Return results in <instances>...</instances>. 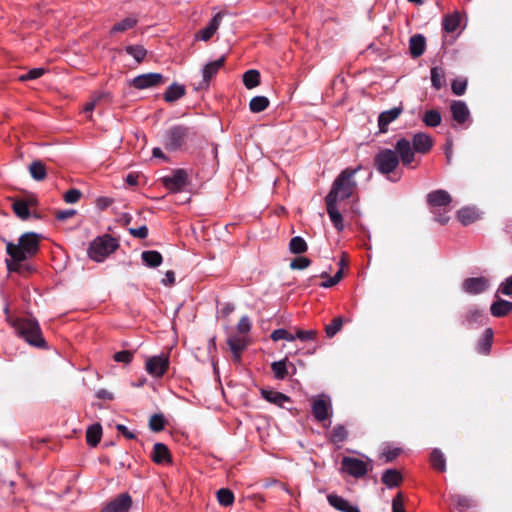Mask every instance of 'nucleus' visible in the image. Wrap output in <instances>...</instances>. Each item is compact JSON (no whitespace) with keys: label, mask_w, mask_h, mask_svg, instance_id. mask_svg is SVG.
<instances>
[{"label":"nucleus","mask_w":512,"mask_h":512,"mask_svg":"<svg viewBox=\"0 0 512 512\" xmlns=\"http://www.w3.org/2000/svg\"><path fill=\"white\" fill-rule=\"evenodd\" d=\"M360 169L361 166H358L356 168H346L341 171L334 180L331 190L325 199L338 202L350 198L357 187L354 177Z\"/></svg>","instance_id":"f257e3e1"},{"label":"nucleus","mask_w":512,"mask_h":512,"mask_svg":"<svg viewBox=\"0 0 512 512\" xmlns=\"http://www.w3.org/2000/svg\"><path fill=\"white\" fill-rule=\"evenodd\" d=\"M39 250V237L36 233L28 232L18 240V244L7 242L6 252L17 260H27L34 256Z\"/></svg>","instance_id":"f03ea898"},{"label":"nucleus","mask_w":512,"mask_h":512,"mask_svg":"<svg viewBox=\"0 0 512 512\" xmlns=\"http://www.w3.org/2000/svg\"><path fill=\"white\" fill-rule=\"evenodd\" d=\"M451 202V195L443 189L434 190L427 195V203L431 212L435 215V220L440 224L448 223Z\"/></svg>","instance_id":"7ed1b4c3"},{"label":"nucleus","mask_w":512,"mask_h":512,"mask_svg":"<svg viewBox=\"0 0 512 512\" xmlns=\"http://www.w3.org/2000/svg\"><path fill=\"white\" fill-rule=\"evenodd\" d=\"M17 333L30 345L42 347L45 345L38 322L30 317L18 318L12 323Z\"/></svg>","instance_id":"20e7f679"},{"label":"nucleus","mask_w":512,"mask_h":512,"mask_svg":"<svg viewBox=\"0 0 512 512\" xmlns=\"http://www.w3.org/2000/svg\"><path fill=\"white\" fill-rule=\"evenodd\" d=\"M118 247L117 241L109 235L96 238L89 247L88 255L91 259L102 262Z\"/></svg>","instance_id":"39448f33"},{"label":"nucleus","mask_w":512,"mask_h":512,"mask_svg":"<svg viewBox=\"0 0 512 512\" xmlns=\"http://www.w3.org/2000/svg\"><path fill=\"white\" fill-rule=\"evenodd\" d=\"M189 136V128L183 125L170 127L163 138V144L167 150L176 151L180 149Z\"/></svg>","instance_id":"423d86ee"},{"label":"nucleus","mask_w":512,"mask_h":512,"mask_svg":"<svg viewBox=\"0 0 512 512\" xmlns=\"http://www.w3.org/2000/svg\"><path fill=\"white\" fill-rule=\"evenodd\" d=\"M399 164V157L394 150L383 149L375 157V166L382 174L392 173Z\"/></svg>","instance_id":"0eeeda50"},{"label":"nucleus","mask_w":512,"mask_h":512,"mask_svg":"<svg viewBox=\"0 0 512 512\" xmlns=\"http://www.w3.org/2000/svg\"><path fill=\"white\" fill-rule=\"evenodd\" d=\"M341 464L343 471L355 478H361L365 476L367 472L372 469L370 460L363 461L362 459L349 456L343 457Z\"/></svg>","instance_id":"6e6552de"},{"label":"nucleus","mask_w":512,"mask_h":512,"mask_svg":"<svg viewBox=\"0 0 512 512\" xmlns=\"http://www.w3.org/2000/svg\"><path fill=\"white\" fill-rule=\"evenodd\" d=\"M162 183L172 193L181 192L188 184V176L185 170L177 169L163 177Z\"/></svg>","instance_id":"1a4fd4ad"},{"label":"nucleus","mask_w":512,"mask_h":512,"mask_svg":"<svg viewBox=\"0 0 512 512\" xmlns=\"http://www.w3.org/2000/svg\"><path fill=\"white\" fill-rule=\"evenodd\" d=\"M165 82V77L160 73H145L134 77L131 85L138 90H143L161 86Z\"/></svg>","instance_id":"9d476101"},{"label":"nucleus","mask_w":512,"mask_h":512,"mask_svg":"<svg viewBox=\"0 0 512 512\" xmlns=\"http://www.w3.org/2000/svg\"><path fill=\"white\" fill-rule=\"evenodd\" d=\"M169 367V357L161 354L148 358L146 360L145 369L152 377H162Z\"/></svg>","instance_id":"9b49d317"},{"label":"nucleus","mask_w":512,"mask_h":512,"mask_svg":"<svg viewBox=\"0 0 512 512\" xmlns=\"http://www.w3.org/2000/svg\"><path fill=\"white\" fill-rule=\"evenodd\" d=\"M312 413L319 422L328 419L331 413L330 399L325 395L315 397L312 403Z\"/></svg>","instance_id":"f8f14e48"},{"label":"nucleus","mask_w":512,"mask_h":512,"mask_svg":"<svg viewBox=\"0 0 512 512\" xmlns=\"http://www.w3.org/2000/svg\"><path fill=\"white\" fill-rule=\"evenodd\" d=\"M132 506V498L128 493H122L107 502L101 512H128Z\"/></svg>","instance_id":"ddd939ff"},{"label":"nucleus","mask_w":512,"mask_h":512,"mask_svg":"<svg viewBox=\"0 0 512 512\" xmlns=\"http://www.w3.org/2000/svg\"><path fill=\"white\" fill-rule=\"evenodd\" d=\"M223 17H224L223 12L216 13L213 16V18L210 20L208 25L205 28L198 31V33L195 35V39L205 41V42L209 41L214 36V34L217 32V30L219 29Z\"/></svg>","instance_id":"4468645a"},{"label":"nucleus","mask_w":512,"mask_h":512,"mask_svg":"<svg viewBox=\"0 0 512 512\" xmlns=\"http://www.w3.org/2000/svg\"><path fill=\"white\" fill-rule=\"evenodd\" d=\"M489 287V280L485 277L467 278L462 283L463 290L472 295L480 294Z\"/></svg>","instance_id":"2eb2a0df"},{"label":"nucleus","mask_w":512,"mask_h":512,"mask_svg":"<svg viewBox=\"0 0 512 512\" xmlns=\"http://www.w3.org/2000/svg\"><path fill=\"white\" fill-rule=\"evenodd\" d=\"M395 152L397 153L398 157H400L402 164L404 166H409L414 160V153L416 151L407 139L402 138L397 141Z\"/></svg>","instance_id":"dca6fc26"},{"label":"nucleus","mask_w":512,"mask_h":512,"mask_svg":"<svg viewBox=\"0 0 512 512\" xmlns=\"http://www.w3.org/2000/svg\"><path fill=\"white\" fill-rule=\"evenodd\" d=\"M226 61L225 56H221L219 59L207 63L202 69L203 80L200 83L201 87L208 86L210 80L218 73V71L224 66Z\"/></svg>","instance_id":"f3484780"},{"label":"nucleus","mask_w":512,"mask_h":512,"mask_svg":"<svg viewBox=\"0 0 512 512\" xmlns=\"http://www.w3.org/2000/svg\"><path fill=\"white\" fill-rule=\"evenodd\" d=\"M402 111L403 107L397 106L380 113L378 117V126L380 132H387L389 124L396 120L401 115Z\"/></svg>","instance_id":"a211bd4d"},{"label":"nucleus","mask_w":512,"mask_h":512,"mask_svg":"<svg viewBox=\"0 0 512 512\" xmlns=\"http://www.w3.org/2000/svg\"><path fill=\"white\" fill-rule=\"evenodd\" d=\"M261 395L266 401L279 407H283L285 403L291 401L289 396L273 389L263 388Z\"/></svg>","instance_id":"6ab92c4d"},{"label":"nucleus","mask_w":512,"mask_h":512,"mask_svg":"<svg viewBox=\"0 0 512 512\" xmlns=\"http://www.w3.org/2000/svg\"><path fill=\"white\" fill-rule=\"evenodd\" d=\"M328 503L341 512H360L357 506L351 505L346 499L336 494L327 496Z\"/></svg>","instance_id":"aec40b11"},{"label":"nucleus","mask_w":512,"mask_h":512,"mask_svg":"<svg viewBox=\"0 0 512 512\" xmlns=\"http://www.w3.org/2000/svg\"><path fill=\"white\" fill-rule=\"evenodd\" d=\"M325 202L327 206V213L333 226L336 228L337 231L341 232L344 229V223L342 214L340 213L337 207V202L330 201L327 199H325Z\"/></svg>","instance_id":"412c9836"},{"label":"nucleus","mask_w":512,"mask_h":512,"mask_svg":"<svg viewBox=\"0 0 512 512\" xmlns=\"http://www.w3.org/2000/svg\"><path fill=\"white\" fill-rule=\"evenodd\" d=\"M412 143L414 150L421 154L427 153L433 146L432 138L425 133L415 134L413 136Z\"/></svg>","instance_id":"4be33fe9"},{"label":"nucleus","mask_w":512,"mask_h":512,"mask_svg":"<svg viewBox=\"0 0 512 512\" xmlns=\"http://www.w3.org/2000/svg\"><path fill=\"white\" fill-rule=\"evenodd\" d=\"M36 204L34 199L22 200L17 199L12 204L13 212L21 220H27L30 217L29 207Z\"/></svg>","instance_id":"5701e85b"},{"label":"nucleus","mask_w":512,"mask_h":512,"mask_svg":"<svg viewBox=\"0 0 512 512\" xmlns=\"http://www.w3.org/2000/svg\"><path fill=\"white\" fill-rule=\"evenodd\" d=\"M227 344L234 355L235 361H239L242 351L246 348V340L244 336H230L227 339Z\"/></svg>","instance_id":"b1692460"},{"label":"nucleus","mask_w":512,"mask_h":512,"mask_svg":"<svg viewBox=\"0 0 512 512\" xmlns=\"http://www.w3.org/2000/svg\"><path fill=\"white\" fill-rule=\"evenodd\" d=\"M451 112L453 119L459 124H463L469 118V110L467 105L462 101H454L451 104Z\"/></svg>","instance_id":"393cba45"},{"label":"nucleus","mask_w":512,"mask_h":512,"mask_svg":"<svg viewBox=\"0 0 512 512\" xmlns=\"http://www.w3.org/2000/svg\"><path fill=\"white\" fill-rule=\"evenodd\" d=\"M152 460L157 464L170 462V452L163 443H155L152 451Z\"/></svg>","instance_id":"a878e982"},{"label":"nucleus","mask_w":512,"mask_h":512,"mask_svg":"<svg viewBox=\"0 0 512 512\" xmlns=\"http://www.w3.org/2000/svg\"><path fill=\"white\" fill-rule=\"evenodd\" d=\"M111 99V94L109 92H96L91 96V100L88 101L84 106V112L90 113L89 119L92 118L91 113L92 111L102 102V101H109Z\"/></svg>","instance_id":"bb28decb"},{"label":"nucleus","mask_w":512,"mask_h":512,"mask_svg":"<svg viewBox=\"0 0 512 512\" xmlns=\"http://www.w3.org/2000/svg\"><path fill=\"white\" fill-rule=\"evenodd\" d=\"M111 99V94L109 92H96L91 96V100L88 101L84 106V112L90 113L89 119L92 118L91 113L92 111L102 102V101H109Z\"/></svg>","instance_id":"cd10ccee"},{"label":"nucleus","mask_w":512,"mask_h":512,"mask_svg":"<svg viewBox=\"0 0 512 512\" xmlns=\"http://www.w3.org/2000/svg\"><path fill=\"white\" fill-rule=\"evenodd\" d=\"M425 37L421 34L413 35L409 41L410 53L413 57L421 56L425 51Z\"/></svg>","instance_id":"c85d7f7f"},{"label":"nucleus","mask_w":512,"mask_h":512,"mask_svg":"<svg viewBox=\"0 0 512 512\" xmlns=\"http://www.w3.org/2000/svg\"><path fill=\"white\" fill-rule=\"evenodd\" d=\"M490 311L494 317H504L512 311V302L499 299L492 303Z\"/></svg>","instance_id":"c756f323"},{"label":"nucleus","mask_w":512,"mask_h":512,"mask_svg":"<svg viewBox=\"0 0 512 512\" xmlns=\"http://www.w3.org/2000/svg\"><path fill=\"white\" fill-rule=\"evenodd\" d=\"M185 94V87L178 83L171 84L164 93V100L172 103L183 97Z\"/></svg>","instance_id":"7c9ffc66"},{"label":"nucleus","mask_w":512,"mask_h":512,"mask_svg":"<svg viewBox=\"0 0 512 512\" xmlns=\"http://www.w3.org/2000/svg\"><path fill=\"white\" fill-rule=\"evenodd\" d=\"M381 479L388 488H394L402 482V475L396 469H387L384 471Z\"/></svg>","instance_id":"2f4dec72"},{"label":"nucleus","mask_w":512,"mask_h":512,"mask_svg":"<svg viewBox=\"0 0 512 512\" xmlns=\"http://www.w3.org/2000/svg\"><path fill=\"white\" fill-rule=\"evenodd\" d=\"M461 17L458 12L446 15L442 20V26L445 32L453 33L460 26Z\"/></svg>","instance_id":"473e14b6"},{"label":"nucleus","mask_w":512,"mask_h":512,"mask_svg":"<svg viewBox=\"0 0 512 512\" xmlns=\"http://www.w3.org/2000/svg\"><path fill=\"white\" fill-rule=\"evenodd\" d=\"M141 258L143 263L151 268L160 266L163 261L162 255L155 250H148L142 252Z\"/></svg>","instance_id":"72a5a7b5"},{"label":"nucleus","mask_w":512,"mask_h":512,"mask_svg":"<svg viewBox=\"0 0 512 512\" xmlns=\"http://www.w3.org/2000/svg\"><path fill=\"white\" fill-rule=\"evenodd\" d=\"M29 173L31 175V177L36 180V181H42L46 178L47 176V169H46V166L45 164L40 161V160H36V161H33L30 165H29Z\"/></svg>","instance_id":"f704fd0d"},{"label":"nucleus","mask_w":512,"mask_h":512,"mask_svg":"<svg viewBox=\"0 0 512 512\" xmlns=\"http://www.w3.org/2000/svg\"><path fill=\"white\" fill-rule=\"evenodd\" d=\"M457 218L463 225H469L475 222L479 218V215L475 209L465 207L457 212Z\"/></svg>","instance_id":"c9c22d12"},{"label":"nucleus","mask_w":512,"mask_h":512,"mask_svg":"<svg viewBox=\"0 0 512 512\" xmlns=\"http://www.w3.org/2000/svg\"><path fill=\"white\" fill-rule=\"evenodd\" d=\"M101 436L102 427L100 424H93L87 429L86 440L90 446L95 447L100 442Z\"/></svg>","instance_id":"e433bc0d"},{"label":"nucleus","mask_w":512,"mask_h":512,"mask_svg":"<svg viewBox=\"0 0 512 512\" xmlns=\"http://www.w3.org/2000/svg\"><path fill=\"white\" fill-rule=\"evenodd\" d=\"M430 462L434 469L444 472L446 470V459L440 449H434L430 454Z\"/></svg>","instance_id":"4c0bfd02"},{"label":"nucleus","mask_w":512,"mask_h":512,"mask_svg":"<svg viewBox=\"0 0 512 512\" xmlns=\"http://www.w3.org/2000/svg\"><path fill=\"white\" fill-rule=\"evenodd\" d=\"M137 24V19L134 17H127L119 22H117L110 30L111 34L125 32L129 29H132Z\"/></svg>","instance_id":"58836bf2"},{"label":"nucleus","mask_w":512,"mask_h":512,"mask_svg":"<svg viewBox=\"0 0 512 512\" xmlns=\"http://www.w3.org/2000/svg\"><path fill=\"white\" fill-rule=\"evenodd\" d=\"M243 83L246 88L253 89L260 83V73L257 70H248L243 74Z\"/></svg>","instance_id":"ea45409f"},{"label":"nucleus","mask_w":512,"mask_h":512,"mask_svg":"<svg viewBox=\"0 0 512 512\" xmlns=\"http://www.w3.org/2000/svg\"><path fill=\"white\" fill-rule=\"evenodd\" d=\"M431 84L436 90H440L445 85V73L442 68L433 67L431 69Z\"/></svg>","instance_id":"a19ab883"},{"label":"nucleus","mask_w":512,"mask_h":512,"mask_svg":"<svg viewBox=\"0 0 512 512\" xmlns=\"http://www.w3.org/2000/svg\"><path fill=\"white\" fill-rule=\"evenodd\" d=\"M269 106V99L265 96H255L250 100L249 108L253 113H260Z\"/></svg>","instance_id":"79ce46f5"},{"label":"nucleus","mask_w":512,"mask_h":512,"mask_svg":"<svg viewBox=\"0 0 512 512\" xmlns=\"http://www.w3.org/2000/svg\"><path fill=\"white\" fill-rule=\"evenodd\" d=\"M271 370L274 377L278 380H283L288 375L286 360L275 361L271 364Z\"/></svg>","instance_id":"37998d69"},{"label":"nucleus","mask_w":512,"mask_h":512,"mask_svg":"<svg viewBox=\"0 0 512 512\" xmlns=\"http://www.w3.org/2000/svg\"><path fill=\"white\" fill-rule=\"evenodd\" d=\"M307 248L306 241L300 236H295L290 240L289 249L293 254H302L307 251Z\"/></svg>","instance_id":"c03bdc74"},{"label":"nucleus","mask_w":512,"mask_h":512,"mask_svg":"<svg viewBox=\"0 0 512 512\" xmlns=\"http://www.w3.org/2000/svg\"><path fill=\"white\" fill-rule=\"evenodd\" d=\"M127 54L132 56L137 63H140L146 57L147 51L143 46L140 45H130L125 48Z\"/></svg>","instance_id":"a18cd8bd"},{"label":"nucleus","mask_w":512,"mask_h":512,"mask_svg":"<svg viewBox=\"0 0 512 512\" xmlns=\"http://www.w3.org/2000/svg\"><path fill=\"white\" fill-rule=\"evenodd\" d=\"M426 126L436 127L441 123V114L437 110H429L423 116Z\"/></svg>","instance_id":"49530a36"},{"label":"nucleus","mask_w":512,"mask_h":512,"mask_svg":"<svg viewBox=\"0 0 512 512\" xmlns=\"http://www.w3.org/2000/svg\"><path fill=\"white\" fill-rule=\"evenodd\" d=\"M217 499L222 506L228 507L234 502V495L231 490L221 488L217 492Z\"/></svg>","instance_id":"de8ad7c7"},{"label":"nucleus","mask_w":512,"mask_h":512,"mask_svg":"<svg viewBox=\"0 0 512 512\" xmlns=\"http://www.w3.org/2000/svg\"><path fill=\"white\" fill-rule=\"evenodd\" d=\"M343 320L341 317H336L332 320V322L325 327V332L327 337L332 338L335 336L342 328Z\"/></svg>","instance_id":"09e8293b"},{"label":"nucleus","mask_w":512,"mask_h":512,"mask_svg":"<svg viewBox=\"0 0 512 512\" xmlns=\"http://www.w3.org/2000/svg\"><path fill=\"white\" fill-rule=\"evenodd\" d=\"M271 339L273 341L286 340V341H294L296 339L295 335L287 331L286 329L280 328L276 329L271 333Z\"/></svg>","instance_id":"8fccbe9b"},{"label":"nucleus","mask_w":512,"mask_h":512,"mask_svg":"<svg viewBox=\"0 0 512 512\" xmlns=\"http://www.w3.org/2000/svg\"><path fill=\"white\" fill-rule=\"evenodd\" d=\"M347 430L343 425H337L331 432V440L334 443L343 442L347 438Z\"/></svg>","instance_id":"3c124183"},{"label":"nucleus","mask_w":512,"mask_h":512,"mask_svg":"<svg viewBox=\"0 0 512 512\" xmlns=\"http://www.w3.org/2000/svg\"><path fill=\"white\" fill-rule=\"evenodd\" d=\"M165 420L161 414H154L149 420V427L154 432H160L164 429Z\"/></svg>","instance_id":"603ef678"},{"label":"nucleus","mask_w":512,"mask_h":512,"mask_svg":"<svg viewBox=\"0 0 512 512\" xmlns=\"http://www.w3.org/2000/svg\"><path fill=\"white\" fill-rule=\"evenodd\" d=\"M318 332L315 329L301 330L297 329L295 337L303 342L313 341L316 339Z\"/></svg>","instance_id":"864d4df0"},{"label":"nucleus","mask_w":512,"mask_h":512,"mask_svg":"<svg viewBox=\"0 0 512 512\" xmlns=\"http://www.w3.org/2000/svg\"><path fill=\"white\" fill-rule=\"evenodd\" d=\"M46 72V69L44 68H33L29 70L26 74H23L19 76V80L22 82L34 80L40 78L42 75H44Z\"/></svg>","instance_id":"5fc2aeb1"},{"label":"nucleus","mask_w":512,"mask_h":512,"mask_svg":"<svg viewBox=\"0 0 512 512\" xmlns=\"http://www.w3.org/2000/svg\"><path fill=\"white\" fill-rule=\"evenodd\" d=\"M483 315L482 312L476 308L470 309L467 311L464 319V323L471 325L473 323H478L481 321Z\"/></svg>","instance_id":"6e6d98bb"},{"label":"nucleus","mask_w":512,"mask_h":512,"mask_svg":"<svg viewBox=\"0 0 512 512\" xmlns=\"http://www.w3.org/2000/svg\"><path fill=\"white\" fill-rule=\"evenodd\" d=\"M452 502L461 510H466L470 508L471 501L468 497L460 494H455L452 496Z\"/></svg>","instance_id":"4d7b16f0"},{"label":"nucleus","mask_w":512,"mask_h":512,"mask_svg":"<svg viewBox=\"0 0 512 512\" xmlns=\"http://www.w3.org/2000/svg\"><path fill=\"white\" fill-rule=\"evenodd\" d=\"M492 338H493V331L491 328H487L484 331L483 338L480 342V349L482 352H488L490 350Z\"/></svg>","instance_id":"13d9d810"},{"label":"nucleus","mask_w":512,"mask_h":512,"mask_svg":"<svg viewBox=\"0 0 512 512\" xmlns=\"http://www.w3.org/2000/svg\"><path fill=\"white\" fill-rule=\"evenodd\" d=\"M311 261L307 257H296L290 263V268L294 270H302L309 267Z\"/></svg>","instance_id":"bf43d9fd"},{"label":"nucleus","mask_w":512,"mask_h":512,"mask_svg":"<svg viewBox=\"0 0 512 512\" xmlns=\"http://www.w3.org/2000/svg\"><path fill=\"white\" fill-rule=\"evenodd\" d=\"M133 356H134L133 352L128 351V350H123V351L116 352L113 355V359L119 363L129 364L132 361Z\"/></svg>","instance_id":"052dcab7"},{"label":"nucleus","mask_w":512,"mask_h":512,"mask_svg":"<svg viewBox=\"0 0 512 512\" xmlns=\"http://www.w3.org/2000/svg\"><path fill=\"white\" fill-rule=\"evenodd\" d=\"M467 87L465 79H456L452 82L451 89L455 95H463Z\"/></svg>","instance_id":"680f3d73"},{"label":"nucleus","mask_w":512,"mask_h":512,"mask_svg":"<svg viewBox=\"0 0 512 512\" xmlns=\"http://www.w3.org/2000/svg\"><path fill=\"white\" fill-rule=\"evenodd\" d=\"M251 329V322L248 316H242L237 324V330L241 334H247Z\"/></svg>","instance_id":"e2e57ef3"},{"label":"nucleus","mask_w":512,"mask_h":512,"mask_svg":"<svg viewBox=\"0 0 512 512\" xmlns=\"http://www.w3.org/2000/svg\"><path fill=\"white\" fill-rule=\"evenodd\" d=\"M498 292L507 296L512 295V276L506 278L505 281L500 284Z\"/></svg>","instance_id":"0e129e2a"},{"label":"nucleus","mask_w":512,"mask_h":512,"mask_svg":"<svg viewBox=\"0 0 512 512\" xmlns=\"http://www.w3.org/2000/svg\"><path fill=\"white\" fill-rule=\"evenodd\" d=\"M81 197V192L78 189H70L64 194V200L67 203H76Z\"/></svg>","instance_id":"69168bd1"},{"label":"nucleus","mask_w":512,"mask_h":512,"mask_svg":"<svg viewBox=\"0 0 512 512\" xmlns=\"http://www.w3.org/2000/svg\"><path fill=\"white\" fill-rule=\"evenodd\" d=\"M392 512H405L401 493H398L392 500Z\"/></svg>","instance_id":"338daca9"},{"label":"nucleus","mask_w":512,"mask_h":512,"mask_svg":"<svg viewBox=\"0 0 512 512\" xmlns=\"http://www.w3.org/2000/svg\"><path fill=\"white\" fill-rule=\"evenodd\" d=\"M23 261L24 260H17L16 258L10 257V259H6L7 269L10 272H20V269L22 267L21 263Z\"/></svg>","instance_id":"774afa93"}]
</instances>
